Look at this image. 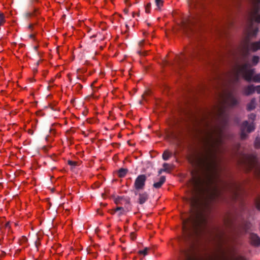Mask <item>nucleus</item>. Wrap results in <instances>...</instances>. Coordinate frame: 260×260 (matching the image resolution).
Instances as JSON below:
<instances>
[{
	"label": "nucleus",
	"instance_id": "f257e3e1",
	"mask_svg": "<svg viewBox=\"0 0 260 260\" xmlns=\"http://www.w3.org/2000/svg\"><path fill=\"white\" fill-rule=\"evenodd\" d=\"M206 149L198 159L199 166L202 169L200 174L198 170L191 172L190 185L194 195H206L205 192L219 179L216 153L220 151V146L223 143L224 135L221 128H211L207 132ZM206 195H216L206 194Z\"/></svg>",
	"mask_w": 260,
	"mask_h": 260
},
{
	"label": "nucleus",
	"instance_id": "f03ea898",
	"mask_svg": "<svg viewBox=\"0 0 260 260\" xmlns=\"http://www.w3.org/2000/svg\"><path fill=\"white\" fill-rule=\"evenodd\" d=\"M216 196H183L182 200L189 205L190 215L182 221V230L185 240L194 238H201L209 235L212 240L220 246L222 234L213 232L207 228L206 214L211 208V203Z\"/></svg>",
	"mask_w": 260,
	"mask_h": 260
},
{
	"label": "nucleus",
	"instance_id": "7ed1b4c3",
	"mask_svg": "<svg viewBox=\"0 0 260 260\" xmlns=\"http://www.w3.org/2000/svg\"><path fill=\"white\" fill-rule=\"evenodd\" d=\"M250 64L246 62L238 67L234 74V79L235 82H238L240 80V75H242L245 80L248 82L251 81L254 82L260 83V74L254 75V69H250Z\"/></svg>",
	"mask_w": 260,
	"mask_h": 260
},
{
	"label": "nucleus",
	"instance_id": "20e7f679",
	"mask_svg": "<svg viewBox=\"0 0 260 260\" xmlns=\"http://www.w3.org/2000/svg\"><path fill=\"white\" fill-rule=\"evenodd\" d=\"M241 165L246 171H252L258 178H260V165L257 158L253 154H244L240 160Z\"/></svg>",
	"mask_w": 260,
	"mask_h": 260
},
{
	"label": "nucleus",
	"instance_id": "39448f33",
	"mask_svg": "<svg viewBox=\"0 0 260 260\" xmlns=\"http://www.w3.org/2000/svg\"><path fill=\"white\" fill-rule=\"evenodd\" d=\"M201 48L197 46H194L189 48L187 51V56L182 55L176 58V63L180 66L182 63L186 62L189 58L194 57L198 55Z\"/></svg>",
	"mask_w": 260,
	"mask_h": 260
},
{
	"label": "nucleus",
	"instance_id": "423d86ee",
	"mask_svg": "<svg viewBox=\"0 0 260 260\" xmlns=\"http://www.w3.org/2000/svg\"><path fill=\"white\" fill-rule=\"evenodd\" d=\"M251 10L250 12L251 21H255L257 23H260V0H251Z\"/></svg>",
	"mask_w": 260,
	"mask_h": 260
},
{
	"label": "nucleus",
	"instance_id": "0eeeda50",
	"mask_svg": "<svg viewBox=\"0 0 260 260\" xmlns=\"http://www.w3.org/2000/svg\"><path fill=\"white\" fill-rule=\"evenodd\" d=\"M113 199L116 205L122 206L126 210L132 209V204L130 199L128 196H113Z\"/></svg>",
	"mask_w": 260,
	"mask_h": 260
},
{
	"label": "nucleus",
	"instance_id": "6e6552de",
	"mask_svg": "<svg viewBox=\"0 0 260 260\" xmlns=\"http://www.w3.org/2000/svg\"><path fill=\"white\" fill-rule=\"evenodd\" d=\"M180 260H196L193 246L182 249L180 253ZM209 260H214L210 258Z\"/></svg>",
	"mask_w": 260,
	"mask_h": 260
},
{
	"label": "nucleus",
	"instance_id": "1a4fd4ad",
	"mask_svg": "<svg viewBox=\"0 0 260 260\" xmlns=\"http://www.w3.org/2000/svg\"><path fill=\"white\" fill-rule=\"evenodd\" d=\"M147 176L145 174H141L137 176L134 182V187L137 190L144 188Z\"/></svg>",
	"mask_w": 260,
	"mask_h": 260
},
{
	"label": "nucleus",
	"instance_id": "9d476101",
	"mask_svg": "<svg viewBox=\"0 0 260 260\" xmlns=\"http://www.w3.org/2000/svg\"><path fill=\"white\" fill-rule=\"evenodd\" d=\"M199 19V16H191L187 18V19L183 22V28L184 31L187 32L189 30H192L191 26L194 24Z\"/></svg>",
	"mask_w": 260,
	"mask_h": 260
},
{
	"label": "nucleus",
	"instance_id": "9b49d317",
	"mask_svg": "<svg viewBox=\"0 0 260 260\" xmlns=\"http://www.w3.org/2000/svg\"><path fill=\"white\" fill-rule=\"evenodd\" d=\"M244 49L246 54L249 53L250 51L256 52L260 50V40L258 41L247 43L244 46Z\"/></svg>",
	"mask_w": 260,
	"mask_h": 260
},
{
	"label": "nucleus",
	"instance_id": "f8f14e48",
	"mask_svg": "<svg viewBox=\"0 0 260 260\" xmlns=\"http://www.w3.org/2000/svg\"><path fill=\"white\" fill-rule=\"evenodd\" d=\"M241 127L244 130H246L248 133H251L255 129V126L253 122L249 123L247 121H244L243 122Z\"/></svg>",
	"mask_w": 260,
	"mask_h": 260
},
{
	"label": "nucleus",
	"instance_id": "ddd939ff",
	"mask_svg": "<svg viewBox=\"0 0 260 260\" xmlns=\"http://www.w3.org/2000/svg\"><path fill=\"white\" fill-rule=\"evenodd\" d=\"M255 92V86L253 85H249L245 86L242 89V94L246 96H249Z\"/></svg>",
	"mask_w": 260,
	"mask_h": 260
},
{
	"label": "nucleus",
	"instance_id": "4468645a",
	"mask_svg": "<svg viewBox=\"0 0 260 260\" xmlns=\"http://www.w3.org/2000/svg\"><path fill=\"white\" fill-rule=\"evenodd\" d=\"M251 244L255 247L260 246V237L255 234L252 233L250 236Z\"/></svg>",
	"mask_w": 260,
	"mask_h": 260
},
{
	"label": "nucleus",
	"instance_id": "2eb2a0df",
	"mask_svg": "<svg viewBox=\"0 0 260 260\" xmlns=\"http://www.w3.org/2000/svg\"><path fill=\"white\" fill-rule=\"evenodd\" d=\"M249 228L248 223L247 222H244L242 225L239 227L236 228L234 229L236 234L239 235L243 232H246Z\"/></svg>",
	"mask_w": 260,
	"mask_h": 260
},
{
	"label": "nucleus",
	"instance_id": "dca6fc26",
	"mask_svg": "<svg viewBox=\"0 0 260 260\" xmlns=\"http://www.w3.org/2000/svg\"><path fill=\"white\" fill-rule=\"evenodd\" d=\"M130 210H126V209L123 208L122 206H118L116 209H114L111 214H113L117 211H119L118 213V216H121L122 215L124 214L125 213L129 211Z\"/></svg>",
	"mask_w": 260,
	"mask_h": 260
},
{
	"label": "nucleus",
	"instance_id": "f3484780",
	"mask_svg": "<svg viewBox=\"0 0 260 260\" xmlns=\"http://www.w3.org/2000/svg\"><path fill=\"white\" fill-rule=\"evenodd\" d=\"M166 181V177L164 176H162L160 177L159 180L157 182H154L153 184V187L155 188H159Z\"/></svg>",
	"mask_w": 260,
	"mask_h": 260
},
{
	"label": "nucleus",
	"instance_id": "a211bd4d",
	"mask_svg": "<svg viewBox=\"0 0 260 260\" xmlns=\"http://www.w3.org/2000/svg\"><path fill=\"white\" fill-rule=\"evenodd\" d=\"M256 99L253 98L251 100L250 102L247 105V110L248 111L254 110L256 107Z\"/></svg>",
	"mask_w": 260,
	"mask_h": 260
},
{
	"label": "nucleus",
	"instance_id": "6ab92c4d",
	"mask_svg": "<svg viewBox=\"0 0 260 260\" xmlns=\"http://www.w3.org/2000/svg\"><path fill=\"white\" fill-rule=\"evenodd\" d=\"M229 102L232 106H236L238 104V100L232 94H230L229 96Z\"/></svg>",
	"mask_w": 260,
	"mask_h": 260
},
{
	"label": "nucleus",
	"instance_id": "aec40b11",
	"mask_svg": "<svg viewBox=\"0 0 260 260\" xmlns=\"http://www.w3.org/2000/svg\"><path fill=\"white\" fill-rule=\"evenodd\" d=\"M128 172L127 169L121 168L118 171V176L120 178L124 177Z\"/></svg>",
	"mask_w": 260,
	"mask_h": 260
},
{
	"label": "nucleus",
	"instance_id": "412c9836",
	"mask_svg": "<svg viewBox=\"0 0 260 260\" xmlns=\"http://www.w3.org/2000/svg\"><path fill=\"white\" fill-rule=\"evenodd\" d=\"M147 199V196H138V198L136 199V201L139 204L142 205L144 204Z\"/></svg>",
	"mask_w": 260,
	"mask_h": 260
},
{
	"label": "nucleus",
	"instance_id": "4be33fe9",
	"mask_svg": "<svg viewBox=\"0 0 260 260\" xmlns=\"http://www.w3.org/2000/svg\"><path fill=\"white\" fill-rule=\"evenodd\" d=\"M172 153L168 150H165L162 154V157L164 160H167L171 156Z\"/></svg>",
	"mask_w": 260,
	"mask_h": 260
},
{
	"label": "nucleus",
	"instance_id": "5701e85b",
	"mask_svg": "<svg viewBox=\"0 0 260 260\" xmlns=\"http://www.w3.org/2000/svg\"><path fill=\"white\" fill-rule=\"evenodd\" d=\"M259 60V57L258 56H256V55L253 56L252 58V60H251L252 64L253 66L256 65L258 63Z\"/></svg>",
	"mask_w": 260,
	"mask_h": 260
},
{
	"label": "nucleus",
	"instance_id": "b1692460",
	"mask_svg": "<svg viewBox=\"0 0 260 260\" xmlns=\"http://www.w3.org/2000/svg\"><path fill=\"white\" fill-rule=\"evenodd\" d=\"M240 137L242 140H245L247 137V135L245 133V130L241 127Z\"/></svg>",
	"mask_w": 260,
	"mask_h": 260
},
{
	"label": "nucleus",
	"instance_id": "393cba45",
	"mask_svg": "<svg viewBox=\"0 0 260 260\" xmlns=\"http://www.w3.org/2000/svg\"><path fill=\"white\" fill-rule=\"evenodd\" d=\"M156 6L158 9H160L163 5L164 1L162 0H155Z\"/></svg>",
	"mask_w": 260,
	"mask_h": 260
},
{
	"label": "nucleus",
	"instance_id": "a878e982",
	"mask_svg": "<svg viewBox=\"0 0 260 260\" xmlns=\"http://www.w3.org/2000/svg\"><path fill=\"white\" fill-rule=\"evenodd\" d=\"M68 164L69 165H70L72 167L71 169H73V168H74L75 167L77 166L78 163L77 161H74L69 160L68 161Z\"/></svg>",
	"mask_w": 260,
	"mask_h": 260
},
{
	"label": "nucleus",
	"instance_id": "bb28decb",
	"mask_svg": "<svg viewBox=\"0 0 260 260\" xmlns=\"http://www.w3.org/2000/svg\"><path fill=\"white\" fill-rule=\"evenodd\" d=\"M5 22V18L3 13L0 12V26L2 25Z\"/></svg>",
	"mask_w": 260,
	"mask_h": 260
},
{
	"label": "nucleus",
	"instance_id": "cd10ccee",
	"mask_svg": "<svg viewBox=\"0 0 260 260\" xmlns=\"http://www.w3.org/2000/svg\"><path fill=\"white\" fill-rule=\"evenodd\" d=\"M254 145L256 148H260V138H256L254 142Z\"/></svg>",
	"mask_w": 260,
	"mask_h": 260
},
{
	"label": "nucleus",
	"instance_id": "c85d7f7f",
	"mask_svg": "<svg viewBox=\"0 0 260 260\" xmlns=\"http://www.w3.org/2000/svg\"><path fill=\"white\" fill-rule=\"evenodd\" d=\"M36 10H35L34 12H27L25 14V16L26 18H29L35 15V12Z\"/></svg>",
	"mask_w": 260,
	"mask_h": 260
},
{
	"label": "nucleus",
	"instance_id": "c756f323",
	"mask_svg": "<svg viewBox=\"0 0 260 260\" xmlns=\"http://www.w3.org/2000/svg\"><path fill=\"white\" fill-rule=\"evenodd\" d=\"M149 250L148 248H145L144 249L140 250L139 251V254H143L144 255H146L148 253V251Z\"/></svg>",
	"mask_w": 260,
	"mask_h": 260
},
{
	"label": "nucleus",
	"instance_id": "7c9ffc66",
	"mask_svg": "<svg viewBox=\"0 0 260 260\" xmlns=\"http://www.w3.org/2000/svg\"><path fill=\"white\" fill-rule=\"evenodd\" d=\"M150 7H151V3H147L145 6L146 13H150Z\"/></svg>",
	"mask_w": 260,
	"mask_h": 260
},
{
	"label": "nucleus",
	"instance_id": "2f4dec72",
	"mask_svg": "<svg viewBox=\"0 0 260 260\" xmlns=\"http://www.w3.org/2000/svg\"><path fill=\"white\" fill-rule=\"evenodd\" d=\"M255 202L256 208L260 211V198L255 199Z\"/></svg>",
	"mask_w": 260,
	"mask_h": 260
},
{
	"label": "nucleus",
	"instance_id": "473e14b6",
	"mask_svg": "<svg viewBox=\"0 0 260 260\" xmlns=\"http://www.w3.org/2000/svg\"><path fill=\"white\" fill-rule=\"evenodd\" d=\"M249 120H251L252 121H254L256 118V115L254 113H251L248 115Z\"/></svg>",
	"mask_w": 260,
	"mask_h": 260
},
{
	"label": "nucleus",
	"instance_id": "72a5a7b5",
	"mask_svg": "<svg viewBox=\"0 0 260 260\" xmlns=\"http://www.w3.org/2000/svg\"><path fill=\"white\" fill-rule=\"evenodd\" d=\"M258 31V28H254L252 31V35L255 36Z\"/></svg>",
	"mask_w": 260,
	"mask_h": 260
},
{
	"label": "nucleus",
	"instance_id": "f704fd0d",
	"mask_svg": "<svg viewBox=\"0 0 260 260\" xmlns=\"http://www.w3.org/2000/svg\"><path fill=\"white\" fill-rule=\"evenodd\" d=\"M255 91H256L257 93H260V85L255 86Z\"/></svg>",
	"mask_w": 260,
	"mask_h": 260
},
{
	"label": "nucleus",
	"instance_id": "c9c22d12",
	"mask_svg": "<svg viewBox=\"0 0 260 260\" xmlns=\"http://www.w3.org/2000/svg\"><path fill=\"white\" fill-rule=\"evenodd\" d=\"M167 170V169L166 168H164V169H160L158 172V175H160L163 171H166Z\"/></svg>",
	"mask_w": 260,
	"mask_h": 260
},
{
	"label": "nucleus",
	"instance_id": "e433bc0d",
	"mask_svg": "<svg viewBox=\"0 0 260 260\" xmlns=\"http://www.w3.org/2000/svg\"><path fill=\"white\" fill-rule=\"evenodd\" d=\"M138 53L140 55H145V53H144L142 52L141 50H138Z\"/></svg>",
	"mask_w": 260,
	"mask_h": 260
},
{
	"label": "nucleus",
	"instance_id": "4c0bfd02",
	"mask_svg": "<svg viewBox=\"0 0 260 260\" xmlns=\"http://www.w3.org/2000/svg\"><path fill=\"white\" fill-rule=\"evenodd\" d=\"M28 133H29V134H30V135H32L34 133H33V131H32V130H31V129H29V130H28Z\"/></svg>",
	"mask_w": 260,
	"mask_h": 260
},
{
	"label": "nucleus",
	"instance_id": "58836bf2",
	"mask_svg": "<svg viewBox=\"0 0 260 260\" xmlns=\"http://www.w3.org/2000/svg\"><path fill=\"white\" fill-rule=\"evenodd\" d=\"M32 26H33V25L32 24H30L28 25V27L29 29H31L32 28Z\"/></svg>",
	"mask_w": 260,
	"mask_h": 260
},
{
	"label": "nucleus",
	"instance_id": "ea45409f",
	"mask_svg": "<svg viewBox=\"0 0 260 260\" xmlns=\"http://www.w3.org/2000/svg\"><path fill=\"white\" fill-rule=\"evenodd\" d=\"M143 42H144V41H140V42H139V46H141V45H142V44H143Z\"/></svg>",
	"mask_w": 260,
	"mask_h": 260
},
{
	"label": "nucleus",
	"instance_id": "a19ab883",
	"mask_svg": "<svg viewBox=\"0 0 260 260\" xmlns=\"http://www.w3.org/2000/svg\"><path fill=\"white\" fill-rule=\"evenodd\" d=\"M168 165H168V164H167V163H164V164H163V167H164L165 168H166V167H167V166H168Z\"/></svg>",
	"mask_w": 260,
	"mask_h": 260
},
{
	"label": "nucleus",
	"instance_id": "79ce46f5",
	"mask_svg": "<svg viewBox=\"0 0 260 260\" xmlns=\"http://www.w3.org/2000/svg\"><path fill=\"white\" fill-rule=\"evenodd\" d=\"M107 205V204H106V203L104 204V203H101V206H106Z\"/></svg>",
	"mask_w": 260,
	"mask_h": 260
},
{
	"label": "nucleus",
	"instance_id": "37998d69",
	"mask_svg": "<svg viewBox=\"0 0 260 260\" xmlns=\"http://www.w3.org/2000/svg\"><path fill=\"white\" fill-rule=\"evenodd\" d=\"M77 86H79V88H82V86L81 84H78L77 85Z\"/></svg>",
	"mask_w": 260,
	"mask_h": 260
},
{
	"label": "nucleus",
	"instance_id": "c03bdc74",
	"mask_svg": "<svg viewBox=\"0 0 260 260\" xmlns=\"http://www.w3.org/2000/svg\"><path fill=\"white\" fill-rule=\"evenodd\" d=\"M29 37L31 38H33L34 37V35L31 34V35H29Z\"/></svg>",
	"mask_w": 260,
	"mask_h": 260
},
{
	"label": "nucleus",
	"instance_id": "a18cd8bd",
	"mask_svg": "<svg viewBox=\"0 0 260 260\" xmlns=\"http://www.w3.org/2000/svg\"><path fill=\"white\" fill-rule=\"evenodd\" d=\"M238 260H246L245 258L241 257Z\"/></svg>",
	"mask_w": 260,
	"mask_h": 260
},
{
	"label": "nucleus",
	"instance_id": "49530a36",
	"mask_svg": "<svg viewBox=\"0 0 260 260\" xmlns=\"http://www.w3.org/2000/svg\"><path fill=\"white\" fill-rule=\"evenodd\" d=\"M205 125H206L207 126H208V122H206Z\"/></svg>",
	"mask_w": 260,
	"mask_h": 260
},
{
	"label": "nucleus",
	"instance_id": "de8ad7c7",
	"mask_svg": "<svg viewBox=\"0 0 260 260\" xmlns=\"http://www.w3.org/2000/svg\"><path fill=\"white\" fill-rule=\"evenodd\" d=\"M132 239H133V240H134V239H135V236H132Z\"/></svg>",
	"mask_w": 260,
	"mask_h": 260
},
{
	"label": "nucleus",
	"instance_id": "09e8293b",
	"mask_svg": "<svg viewBox=\"0 0 260 260\" xmlns=\"http://www.w3.org/2000/svg\"><path fill=\"white\" fill-rule=\"evenodd\" d=\"M94 37H96V35H93L91 38H94Z\"/></svg>",
	"mask_w": 260,
	"mask_h": 260
},
{
	"label": "nucleus",
	"instance_id": "8fccbe9b",
	"mask_svg": "<svg viewBox=\"0 0 260 260\" xmlns=\"http://www.w3.org/2000/svg\"><path fill=\"white\" fill-rule=\"evenodd\" d=\"M101 195L104 196V195H105V193H101Z\"/></svg>",
	"mask_w": 260,
	"mask_h": 260
},
{
	"label": "nucleus",
	"instance_id": "3c124183",
	"mask_svg": "<svg viewBox=\"0 0 260 260\" xmlns=\"http://www.w3.org/2000/svg\"><path fill=\"white\" fill-rule=\"evenodd\" d=\"M35 49L36 50H37V47H35Z\"/></svg>",
	"mask_w": 260,
	"mask_h": 260
},
{
	"label": "nucleus",
	"instance_id": "603ef678",
	"mask_svg": "<svg viewBox=\"0 0 260 260\" xmlns=\"http://www.w3.org/2000/svg\"><path fill=\"white\" fill-rule=\"evenodd\" d=\"M51 108L52 110H54L53 107H51Z\"/></svg>",
	"mask_w": 260,
	"mask_h": 260
}]
</instances>
